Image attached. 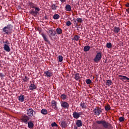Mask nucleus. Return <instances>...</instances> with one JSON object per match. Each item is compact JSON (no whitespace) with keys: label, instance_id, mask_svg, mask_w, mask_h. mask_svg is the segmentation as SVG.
<instances>
[{"label":"nucleus","instance_id":"nucleus-1","mask_svg":"<svg viewBox=\"0 0 129 129\" xmlns=\"http://www.w3.org/2000/svg\"><path fill=\"white\" fill-rule=\"evenodd\" d=\"M96 123L101 125V127H103V129H113L112 125L105 120H96Z\"/></svg>","mask_w":129,"mask_h":129},{"label":"nucleus","instance_id":"nucleus-2","mask_svg":"<svg viewBox=\"0 0 129 129\" xmlns=\"http://www.w3.org/2000/svg\"><path fill=\"white\" fill-rule=\"evenodd\" d=\"M13 25L8 24L3 28L2 33H4L5 35H10L13 32Z\"/></svg>","mask_w":129,"mask_h":129},{"label":"nucleus","instance_id":"nucleus-3","mask_svg":"<svg viewBox=\"0 0 129 129\" xmlns=\"http://www.w3.org/2000/svg\"><path fill=\"white\" fill-rule=\"evenodd\" d=\"M47 33L50 40L52 41H54V40H57V33L55 30H49Z\"/></svg>","mask_w":129,"mask_h":129},{"label":"nucleus","instance_id":"nucleus-4","mask_svg":"<svg viewBox=\"0 0 129 129\" xmlns=\"http://www.w3.org/2000/svg\"><path fill=\"white\" fill-rule=\"evenodd\" d=\"M26 113L27 116L29 117H35V116L36 115V111L32 108L27 109L26 110Z\"/></svg>","mask_w":129,"mask_h":129},{"label":"nucleus","instance_id":"nucleus-5","mask_svg":"<svg viewBox=\"0 0 129 129\" xmlns=\"http://www.w3.org/2000/svg\"><path fill=\"white\" fill-rule=\"evenodd\" d=\"M29 119H31V117H29L26 114L22 115L20 117L21 122H24L25 124H28V122Z\"/></svg>","mask_w":129,"mask_h":129},{"label":"nucleus","instance_id":"nucleus-6","mask_svg":"<svg viewBox=\"0 0 129 129\" xmlns=\"http://www.w3.org/2000/svg\"><path fill=\"white\" fill-rule=\"evenodd\" d=\"M35 10L32 9L31 11H30V14L34 16V17H36L37 15H39V12H40V8L38 7L34 8Z\"/></svg>","mask_w":129,"mask_h":129},{"label":"nucleus","instance_id":"nucleus-7","mask_svg":"<svg viewBox=\"0 0 129 129\" xmlns=\"http://www.w3.org/2000/svg\"><path fill=\"white\" fill-rule=\"evenodd\" d=\"M93 112L95 115H97V116H99L101 112H102V109L99 107H96L94 110Z\"/></svg>","mask_w":129,"mask_h":129},{"label":"nucleus","instance_id":"nucleus-8","mask_svg":"<svg viewBox=\"0 0 129 129\" xmlns=\"http://www.w3.org/2000/svg\"><path fill=\"white\" fill-rule=\"evenodd\" d=\"M101 58H102L101 52H98L93 59V61H94L95 63H98L99 61L101 60Z\"/></svg>","mask_w":129,"mask_h":129},{"label":"nucleus","instance_id":"nucleus-9","mask_svg":"<svg viewBox=\"0 0 129 129\" xmlns=\"http://www.w3.org/2000/svg\"><path fill=\"white\" fill-rule=\"evenodd\" d=\"M60 105L61 107H63V108H64L65 109H68V108H69V103L66 101H61Z\"/></svg>","mask_w":129,"mask_h":129},{"label":"nucleus","instance_id":"nucleus-10","mask_svg":"<svg viewBox=\"0 0 129 129\" xmlns=\"http://www.w3.org/2000/svg\"><path fill=\"white\" fill-rule=\"evenodd\" d=\"M82 114V112H76L75 111L73 112V116L74 118H76V119H78L80 117V115Z\"/></svg>","mask_w":129,"mask_h":129},{"label":"nucleus","instance_id":"nucleus-11","mask_svg":"<svg viewBox=\"0 0 129 129\" xmlns=\"http://www.w3.org/2000/svg\"><path fill=\"white\" fill-rule=\"evenodd\" d=\"M53 76V73L52 72H49L48 71H45L44 72V76L45 77H47V78H49Z\"/></svg>","mask_w":129,"mask_h":129},{"label":"nucleus","instance_id":"nucleus-12","mask_svg":"<svg viewBox=\"0 0 129 129\" xmlns=\"http://www.w3.org/2000/svg\"><path fill=\"white\" fill-rule=\"evenodd\" d=\"M76 124L78 127H81L82 125H83V123H82V121L81 120L77 119L76 120Z\"/></svg>","mask_w":129,"mask_h":129},{"label":"nucleus","instance_id":"nucleus-13","mask_svg":"<svg viewBox=\"0 0 129 129\" xmlns=\"http://www.w3.org/2000/svg\"><path fill=\"white\" fill-rule=\"evenodd\" d=\"M41 36L42 37V38H43V39L44 40V41H45V42H47V43H48V44H51V43L50 42L49 39H48V38L47 37V35L44 33H42L41 34Z\"/></svg>","mask_w":129,"mask_h":129},{"label":"nucleus","instance_id":"nucleus-14","mask_svg":"<svg viewBox=\"0 0 129 129\" xmlns=\"http://www.w3.org/2000/svg\"><path fill=\"white\" fill-rule=\"evenodd\" d=\"M51 105L52 106V108H54L55 110H57L58 109V108L57 107V102H56L55 100H52L51 101Z\"/></svg>","mask_w":129,"mask_h":129},{"label":"nucleus","instance_id":"nucleus-15","mask_svg":"<svg viewBox=\"0 0 129 129\" xmlns=\"http://www.w3.org/2000/svg\"><path fill=\"white\" fill-rule=\"evenodd\" d=\"M75 23H76V26H78V23H82L83 22V20H82V18H77L76 20H74Z\"/></svg>","mask_w":129,"mask_h":129},{"label":"nucleus","instance_id":"nucleus-16","mask_svg":"<svg viewBox=\"0 0 129 129\" xmlns=\"http://www.w3.org/2000/svg\"><path fill=\"white\" fill-rule=\"evenodd\" d=\"M4 49L6 52H11V47L8 44L4 45Z\"/></svg>","mask_w":129,"mask_h":129},{"label":"nucleus","instance_id":"nucleus-17","mask_svg":"<svg viewBox=\"0 0 129 129\" xmlns=\"http://www.w3.org/2000/svg\"><path fill=\"white\" fill-rule=\"evenodd\" d=\"M28 5L31 9H35V8H37V5L34 4L33 2H29Z\"/></svg>","mask_w":129,"mask_h":129},{"label":"nucleus","instance_id":"nucleus-18","mask_svg":"<svg viewBox=\"0 0 129 129\" xmlns=\"http://www.w3.org/2000/svg\"><path fill=\"white\" fill-rule=\"evenodd\" d=\"M27 123L29 128H33V127H34V123H33V121L30 120Z\"/></svg>","mask_w":129,"mask_h":129},{"label":"nucleus","instance_id":"nucleus-19","mask_svg":"<svg viewBox=\"0 0 129 129\" xmlns=\"http://www.w3.org/2000/svg\"><path fill=\"white\" fill-rule=\"evenodd\" d=\"M113 29V32H114V33H115L116 34H118V33H119V31H120V28L116 26H115Z\"/></svg>","mask_w":129,"mask_h":129},{"label":"nucleus","instance_id":"nucleus-20","mask_svg":"<svg viewBox=\"0 0 129 129\" xmlns=\"http://www.w3.org/2000/svg\"><path fill=\"white\" fill-rule=\"evenodd\" d=\"M19 100L21 102H24L25 101V96L24 95H20L19 97Z\"/></svg>","mask_w":129,"mask_h":129},{"label":"nucleus","instance_id":"nucleus-21","mask_svg":"<svg viewBox=\"0 0 129 129\" xmlns=\"http://www.w3.org/2000/svg\"><path fill=\"white\" fill-rule=\"evenodd\" d=\"M118 77H121L120 78V80H129V78H127L126 76L119 75Z\"/></svg>","mask_w":129,"mask_h":129},{"label":"nucleus","instance_id":"nucleus-22","mask_svg":"<svg viewBox=\"0 0 129 129\" xmlns=\"http://www.w3.org/2000/svg\"><path fill=\"white\" fill-rule=\"evenodd\" d=\"M56 32L58 35H61L63 33V31L60 28H56Z\"/></svg>","mask_w":129,"mask_h":129},{"label":"nucleus","instance_id":"nucleus-23","mask_svg":"<svg viewBox=\"0 0 129 129\" xmlns=\"http://www.w3.org/2000/svg\"><path fill=\"white\" fill-rule=\"evenodd\" d=\"M60 126L62 127H63L64 128L65 127H67V122H66V121H62L61 122Z\"/></svg>","mask_w":129,"mask_h":129},{"label":"nucleus","instance_id":"nucleus-24","mask_svg":"<svg viewBox=\"0 0 129 129\" xmlns=\"http://www.w3.org/2000/svg\"><path fill=\"white\" fill-rule=\"evenodd\" d=\"M29 89H30V90L33 91V90H35V89H37V86H36V85L32 84L29 86Z\"/></svg>","mask_w":129,"mask_h":129},{"label":"nucleus","instance_id":"nucleus-25","mask_svg":"<svg viewBox=\"0 0 129 129\" xmlns=\"http://www.w3.org/2000/svg\"><path fill=\"white\" fill-rule=\"evenodd\" d=\"M65 10L67 12H71V6L70 5H67L65 7Z\"/></svg>","mask_w":129,"mask_h":129},{"label":"nucleus","instance_id":"nucleus-26","mask_svg":"<svg viewBox=\"0 0 129 129\" xmlns=\"http://www.w3.org/2000/svg\"><path fill=\"white\" fill-rule=\"evenodd\" d=\"M80 106L82 109L86 108V103L84 102H81L80 103Z\"/></svg>","mask_w":129,"mask_h":129},{"label":"nucleus","instance_id":"nucleus-27","mask_svg":"<svg viewBox=\"0 0 129 129\" xmlns=\"http://www.w3.org/2000/svg\"><path fill=\"white\" fill-rule=\"evenodd\" d=\"M90 50V46L89 45L85 46L84 47V52H88Z\"/></svg>","mask_w":129,"mask_h":129},{"label":"nucleus","instance_id":"nucleus-28","mask_svg":"<svg viewBox=\"0 0 129 129\" xmlns=\"http://www.w3.org/2000/svg\"><path fill=\"white\" fill-rule=\"evenodd\" d=\"M60 98H61L62 100H65L66 99H67V96L65 94H62L60 95Z\"/></svg>","mask_w":129,"mask_h":129},{"label":"nucleus","instance_id":"nucleus-29","mask_svg":"<svg viewBox=\"0 0 129 129\" xmlns=\"http://www.w3.org/2000/svg\"><path fill=\"white\" fill-rule=\"evenodd\" d=\"M50 8L51 10H53V11H56V10H57V6H56L55 4H52Z\"/></svg>","mask_w":129,"mask_h":129},{"label":"nucleus","instance_id":"nucleus-30","mask_svg":"<svg viewBox=\"0 0 129 129\" xmlns=\"http://www.w3.org/2000/svg\"><path fill=\"white\" fill-rule=\"evenodd\" d=\"M112 84V82L110 80H107L106 82V85H108V86H110Z\"/></svg>","mask_w":129,"mask_h":129},{"label":"nucleus","instance_id":"nucleus-31","mask_svg":"<svg viewBox=\"0 0 129 129\" xmlns=\"http://www.w3.org/2000/svg\"><path fill=\"white\" fill-rule=\"evenodd\" d=\"M41 113L44 115H46V114L48 113V111L46 109H42L41 110Z\"/></svg>","mask_w":129,"mask_h":129},{"label":"nucleus","instance_id":"nucleus-32","mask_svg":"<svg viewBox=\"0 0 129 129\" xmlns=\"http://www.w3.org/2000/svg\"><path fill=\"white\" fill-rule=\"evenodd\" d=\"M54 20H59V18H60V16L58 14H54L53 17Z\"/></svg>","mask_w":129,"mask_h":129},{"label":"nucleus","instance_id":"nucleus-33","mask_svg":"<svg viewBox=\"0 0 129 129\" xmlns=\"http://www.w3.org/2000/svg\"><path fill=\"white\" fill-rule=\"evenodd\" d=\"M75 79L76 80H79V79H80V76L79 75V74H76L75 75Z\"/></svg>","mask_w":129,"mask_h":129},{"label":"nucleus","instance_id":"nucleus-34","mask_svg":"<svg viewBox=\"0 0 129 129\" xmlns=\"http://www.w3.org/2000/svg\"><path fill=\"white\" fill-rule=\"evenodd\" d=\"M106 47L108 49H110V48H111V47H112V44L110 42H108L106 44Z\"/></svg>","mask_w":129,"mask_h":129},{"label":"nucleus","instance_id":"nucleus-35","mask_svg":"<svg viewBox=\"0 0 129 129\" xmlns=\"http://www.w3.org/2000/svg\"><path fill=\"white\" fill-rule=\"evenodd\" d=\"M79 39H80V36H79L77 35H75L74 37V40H75V41H78Z\"/></svg>","mask_w":129,"mask_h":129},{"label":"nucleus","instance_id":"nucleus-36","mask_svg":"<svg viewBox=\"0 0 129 129\" xmlns=\"http://www.w3.org/2000/svg\"><path fill=\"white\" fill-rule=\"evenodd\" d=\"M111 107H110V105H106L105 106V110H106V111H108V110H110Z\"/></svg>","mask_w":129,"mask_h":129},{"label":"nucleus","instance_id":"nucleus-37","mask_svg":"<svg viewBox=\"0 0 129 129\" xmlns=\"http://www.w3.org/2000/svg\"><path fill=\"white\" fill-rule=\"evenodd\" d=\"M86 83L87 84H91V83H92V81L90 79H88L86 80Z\"/></svg>","mask_w":129,"mask_h":129},{"label":"nucleus","instance_id":"nucleus-38","mask_svg":"<svg viewBox=\"0 0 129 129\" xmlns=\"http://www.w3.org/2000/svg\"><path fill=\"white\" fill-rule=\"evenodd\" d=\"M59 62H62L63 61V56L62 55H58Z\"/></svg>","mask_w":129,"mask_h":129},{"label":"nucleus","instance_id":"nucleus-39","mask_svg":"<svg viewBox=\"0 0 129 129\" xmlns=\"http://www.w3.org/2000/svg\"><path fill=\"white\" fill-rule=\"evenodd\" d=\"M24 82H28L29 81V78L27 76H25V78L23 79Z\"/></svg>","mask_w":129,"mask_h":129},{"label":"nucleus","instance_id":"nucleus-40","mask_svg":"<svg viewBox=\"0 0 129 129\" xmlns=\"http://www.w3.org/2000/svg\"><path fill=\"white\" fill-rule=\"evenodd\" d=\"M119 120L120 122H122V121H124V118L123 116H121V117H120L119 118Z\"/></svg>","mask_w":129,"mask_h":129},{"label":"nucleus","instance_id":"nucleus-41","mask_svg":"<svg viewBox=\"0 0 129 129\" xmlns=\"http://www.w3.org/2000/svg\"><path fill=\"white\" fill-rule=\"evenodd\" d=\"M4 44L5 45H10V42L8 40H6L5 41H3Z\"/></svg>","mask_w":129,"mask_h":129},{"label":"nucleus","instance_id":"nucleus-42","mask_svg":"<svg viewBox=\"0 0 129 129\" xmlns=\"http://www.w3.org/2000/svg\"><path fill=\"white\" fill-rule=\"evenodd\" d=\"M51 126L52 127H54V126H58V124H57L55 122H53V123H51Z\"/></svg>","mask_w":129,"mask_h":129},{"label":"nucleus","instance_id":"nucleus-43","mask_svg":"<svg viewBox=\"0 0 129 129\" xmlns=\"http://www.w3.org/2000/svg\"><path fill=\"white\" fill-rule=\"evenodd\" d=\"M72 24V23H71V22L70 21H68L66 23L67 26H71Z\"/></svg>","mask_w":129,"mask_h":129},{"label":"nucleus","instance_id":"nucleus-44","mask_svg":"<svg viewBox=\"0 0 129 129\" xmlns=\"http://www.w3.org/2000/svg\"><path fill=\"white\" fill-rule=\"evenodd\" d=\"M6 75L4 74L3 73H0V77L1 78H4V77H5Z\"/></svg>","mask_w":129,"mask_h":129},{"label":"nucleus","instance_id":"nucleus-45","mask_svg":"<svg viewBox=\"0 0 129 129\" xmlns=\"http://www.w3.org/2000/svg\"><path fill=\"white\" fill-rule=\"evenodd\" d=\"M125 7H126V8H129V3H127L125 4Z\"/></svg>","mask_w":129,"mask_h":129},{"label":"nucleus","instance_id":"nucleus-46","mask_svg":"<svg viewBox=\"0 0 129 129\" xmlns=\"http://www.w3.org/2000/svg\"><path fill=\"white\" fill-rule=\"evenodd\" d=\"M126 12L128 14H129V8L126 9Z\"/></svg>","mask_w":129,"mask_h":129},{"label":"nucleus","instance_id":"nucleus-47","mask_svg":"<svg viewBox=\"0 0 129 129\" xmlns=\"http://www.w3.org/2000/svg\"><path fill=\"white\" fill-rule=\"evenodd\" d=\"M60 2L61 3H65V2H66V0H60Z\"/></svg>","mask_w":129,"mask_h":129},{"label":"nucleus","instance_id":"nucleus-48","mask_svg":"<svg viewBox=\"0 0 129 129\" xmlns=\"http://www.w3.org/2000/svg\"><path fill=\"white\" fill-rule=\"evenodd\" d=\"M78 126H74V129H78Z\"/></svg>","mask_w":129,"mask_h":129},{"label":"nucleus","instance_id":"nucleus-49","mask_svg":"<svg viewBox=\"0 0 129 129\" xmlns=\"http://www.w3.org/2000/svg\"><path fill=\"white\" fill-rule=\"evenodd\" d=\"M45 20H47V19H48V18H47V17H45Z\"/></svg>","mask_w":129,"mask_h":129}]
</instances>
